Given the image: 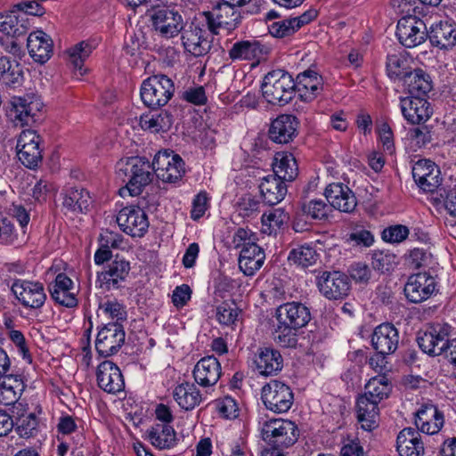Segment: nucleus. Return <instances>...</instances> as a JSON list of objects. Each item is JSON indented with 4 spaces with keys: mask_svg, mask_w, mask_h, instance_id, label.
I'll return each mask as SVG.
<instances>
[{
    "mask_svg": "<svg viewBox=\"0 0 456 456\" xmlns=\"http://www.w3.org/2000/svg\"><path fill=\"white\" fill-rule=\"evenodd\" d=\"M96 379L99 387L109 394H116L125 387L120 369L110 361H104L99 364Z\"/></svg>",
    "mask_w": 456,
    "mask_h": 456,
    "instance_id": "nucleus-24",
    "label": "nucleus"
},
{
    "mask_svg": "<svg viewBox=\"0 0 456 456\" xmlns=\"http://www.w3.org/2000/svg\"><path fill=\"white\" fill-rule=\"evenodd\" d=\"M99 309L112 319L123 321L126 318L125 307L117 300H107L100 304Z\"/></svg>",
    "mask_w": 456,
    "mask_h": 456,
    "instance_id": "nucleus-57",
    "label": "nucleus"
},
{
    "mask_svg": "<svg viewBox=\"0 0 456 456\" xmlns=\"http://www.w3.org/2000/svg\"><path fill=\"white\" fill-rule=\"evenodd\" d=\"M300 122L292 114H281L273 119L268 128V138L276 144H289L294 142L299 133Z\"/></svg>",
    "mask_w": 456,
    "mask_h": 456,
    "instance_id": "nucleus-14",
    "label": "nucleus"
},
{
    "mask_svg": "<svg viewBox=\"0 0 456 456\" xmlns=\"http://www.w3.org/2000/svg\"><path fill=\"white\" fill-rule=\"evenodd\" d=\"M295 86L291 75L283 69H275L265 76L261 88L269 103L284 106L295 96Z\"/></svg>",
    "mask_w": 456,
    "mask_h": 456,
    "instance_id": "nucleus-2",
    "label": "nucleus"
},
{
    "mask_svg": "<svg viewBox=\"0 0 456 456\" xmlns=\"http://www.w3.org/2000/svg\"><path fill=\"white\" fill-rule=\"evenodd\" d=\"M396 256L388 251H375L371 256V265L381 273L390 272L396 265Z\"/></svg>",
    "mask_w": 456,
    "mask_h": 456,
    "instance_id": "nucleus-54",
    "label": "nucleus"
},
{
    "mask_svg": "<svg viewBox=\"0 0 456 456\" xmlns=\"http://www.w3.org/2000/svg\"><path fill=\"white\" fill-rule=\"evenodd\" d=\"M444 423L443 412L434 404H422L415 413V425L422 433L436 434L440 431Z\"/></svg>",
    "mask_w": 456,
    "mask_h": 456,
    "instance_id": "nucleus-26",
    "label": "nucleus"
},
{
    "mask_svg": "<svg viewBox=\"0 0 456 456\" xmlns=\"http://www.w3.org/2000/svg\"><path fill=\"white\" fill-rule=\"evenodd\" d=\"M273 335L276 344L282 347L293 348L297 345V328L289 325L282 320H276Z\"/></svg>",
    "mask_w": 456,
    "mask_h": 456,
    "instance_id": "nucleus-48",
    "label": "nucleus"
},
{
    "mask_svg": "<svg viewBox=\"0 0 456 456\" xmlns=\"http://www.w3.org/2000/svg\"><path fill=\"white\" fill-rule=\"evenodd\" d=\"M174 93V82L163 74L148 77L141 86L142 101L144 105L151 109L165 106L171 100Z\"/></svg>",
    "mask_w": 456,
    "mask_h": 456,
    "instance_id": "nucleus-5",
    "label": "nucleus"
},
{
    "mask_svg": "<svg viewBox=\"0 0 456 456\" xmlns=\"http://www.w3.org/2000/svg\"><path fill=\"white\" fill-rule=\"evenodd\" d=\"M126 175H129V180L126 186L119 189L121 197L138 196L142 193L143 188L149 185L153 179L154 170L153 162L143 157H132L127 159L125 167L120 168Z\"/></svg>",
    "mask_w": 456,
    "mask_h": 456,
    "instance_id": "nucleus-3",
    "label": "nucleus"
},
{
    "mask_svg": "<svg viewBox=\"0 0 456 456\" xmlns=\"http://www.w3.org/2000/svg\"><path fill=\"white\" fill-rule=\"evenodd\" d=\"M379 402L359 396L356 402L357 419L364 430L371 431L378 427L379 420Z\"/></svg>",
    "mask_w": 456,
    "mask_h": 456,
    "instance_id": "nucleus-36",
    "label": "nucleus"
},
{
    "mask_svg": "<svg viewBox=\"0 0 456 456\" xmlns=\"http://www.w3.org/2000/svg\"><path fill=\"white\" fill-rule=\"evenodd\" d=\"M25 384L20 375H4L0 377V404L20 406L19 399L25 389Z\"/></svg>",
    "mask_w": 456,
    "mask_h": 456,
    "instance_id": "nucleus-30",
    "label": "nucleus"
},
{
    "mask_svg": "<svg viewBox=\"0 0 456 456\" xmlns=\"http://www.w3.org/2000/svg\"><path fill=\"white\" fill-rule=\"evenodd\" d=\"M94 46L88 41H81L68 50L69 59L74 68L82 74L84 61L90 56Z\"/></svg>",
    "mask_w": 456,
    "mask_h": 456,
    "instance_id": "nucleus-50",
    "label": "nucleus"
},
{
    "mask_svg": "<svg viewBox=\"0 0 456 456\" xmlns=\"http://www.w3.org/2000/svg\"><path fill=\"white\" fill-rule=\"evenodd\" d=\"M262 439L276 449L292 446L298 439L299 430L295 422L284 419H263L258 422Z\"/></svg>",
    "mask_w": 456,
    "mask_h": 456,
    "instance_id": "nucleus-1",
    "label": "nucleus"
},
{
    "mask_svg": "<svg viewBox=\"0 0 456 456\" xmlns=\"http://www.w3.org/2000/svg\"><path fill=\"white\" fill-rule=\"evenodd\" d=\"M15 430L22 438L36 436L38 432V419L35 413L21 414L14 423Z\"/></svg>",
    "mask_w": 456,
    "mask_h": 456,
    "instance_id": "nucleus-51",
    "label": "nucleus"
},
{
    "mask_svg": "<svg viewBox=\"0 0 456 456\" xmlns=\"http://www.w3.org/2000/svg\"><path fill=\"white\" fill-rule=\"evenodd\" d=\"M16 299L28 309H40L47 298L42 282L29 280L17 279L11 287Z\"/></svg>",
    "mask_w": 456,
    "mask_h": 456,
    "instance_id": "nucleus-11",
    "label": "nucleus"
},
{
    "mask_svg": "<svg viewBox=\"0 0 456 456\" xmlns=\"http://www.w3.org/2000/svg\"><path fill=\"white\" fill-rule=\"evenodd\" d=\"M431 45L441 50H448L456 45V26L448 20L433 23L428 29Z\"/></svg>",
    "mask_w": 456,
    "mask_h": 456,
    "instance_id": "nucleus-27",
    "label": "nucleus"
},
{
    "mask_svg": "<svg viewBox=\"0 0 456 456\" xmlns=\"http://www.w3.org/2000/svg\"><path fill=\"white\" fill-rule=\"evenodd\" d=\"M117 223L124 232L132 237L142 238L149 228L147 215L138 207L123 208L117 216Z\"/></svg>",
    "mask_w": 456,
    "mask_h": 456,
    "instance_id": "nucleus-17",
    "label": "nucleus"
},
{
    "mask_svg": "<svg viewBox=\"0 0 456 456\" xmlns=\"http://www.w3.org/2000/svg\"><path fill=\"white\" fill-rule=\"evenodd\" d=\"M387 76L394 80H404L412 69L411 67V60L406 53H397L388 54L387 58Z\"/></svg>",
    "mask_w": 456,
    "mask_h": 456,
    "instance_id": "nucleus-44",
    "label": "nucleus"
},
{
    "mask_svg": "<svg viewBox=\"0 0 456 456\" xmlns=\"http://www.w3.org/2000/svg\"><path fill=\"white\" fill-rule=\"evenodd\" d=\"M92 197L84 188L72 187L63 192L62 206L72 213H85L92 205Z\"/></svg>",
    "mask_w": 456,
    "mask_h": 456,
    "instance_id": "nucleus-39",
    "label": "nucleus"
},
{
    "mask_svg": "<svg viewBox=\"0 0 456 456\" xmlns=\"http://www.w3.org/2000/svg\"><path fill=\"white\" fill-rule=\"evenodd\" d=\"M182 99L194 105H204L208 101L205 89L201 86L186 89L183 93Z\"/></svg>",
    "mask_w": 456,
    "mask_h": 456,
    "instance_id": "nucleus-60",
    "label": "nucleus"
},
{
    "mask_svg": "<svg viewBox=\"0 0 456 456\" xmlns=\"http://www.w3.org/2000/svg\"><path fill=\"white\" fill-rule=\"evenodd\" d=\"M297 30V29L295 27V24L292 23L291 19L273 22L269 27L270 34L275 37L280 38L289 37L294 34Z\"/></svg>",
    "mask_w": 456,
    "mask_h": 456,
    "instance_id": "nucleus-59",
    "label": "nucleus"
},
{
    "mask_svg": "<svg viewBox=\"0 0 456 456\" xmlns=\"http://www.w3.org/2000/svg\"><path fill=\"white\" fill-rule=\"evenodd\" d=\"M185 163L180 155L171 150L159 151L153 159V170L165 183H176L185 174Z\"/></svg>",
    "mask_w": 456,
    "mask_h": 456,
    "instance_id": "nucleus-7",
    "label": "nucleus"
},
{
    "mask_svg": "<svg viewBox=\"0 0 456 456\" xmlns=\"http://www.w3.org/2000/svg\"><path fill=\"white\" fill-rule=\"evenodd\" d=\"M409 235V229L403 224L392 225L382 232V239L385 241L399 243L404 240Z\"/></svg>",
    "mask_w": 456,
    "mask_h": 456,
    "instance_id": "nucleus-56",
    "label": "nucleus"
},
{
    "mask_svg": "<svg viewBox=\"0 0 456 456\" xmlns=\"http://www.w3.org/2000/svg\"><path fill=\"white\" fill-rule=\"evenodd\" d=\"M265 254L257 244H251L240 249L239 267L247 276H252L264 265Z\"/></svg>",
    "mask_w": 456,
    "mask_h": 456,
    "instance_id": "nucleus-35",
    "label": "nucleus"
},
{
    "mask_svg": "<svg viewBox=\"0 0 456 456\" xmlns=\"http://www.w3.org/2000/svg\"><path fill=\"white\" fill-rule=\"evenodd\" d=\"M364 389L365 392L362 396H367V398L380 403L388 397L392 387L386 376L379 375L371 378L365 385Z\"/></svg>",
    "mask_w": 456,
    "mask_h": 456,
    "instance_id": "nucleus-47",
    "label": "nucleus"
},
{
    "mask_svg": "<svg viewBox=\"0 0 456 456\" xmlns=\"http://www.w3.org/2000/svg\"><path fill=\"white\" fill-rule=\"evenodd\" d=\"M399 331L394 324L385 322L374 329L371 346L381 355L394 354L399 345Z\"/></svg>",
    "mask_w": 456,
    "mask_h": 456,
    "instance_id": "nucleus-20",
    "label": "nucleus"
},
{
    "mask_svg": "<svg viewBox=\"0 0 456 456\" xmlns=\"http://www.w3.org/2000/svg\"><path fill=\"white\" fill-rule=\"evenodd\" d=\"M324 195L330 202V208L341 212L352 213L356 206L357 200L353 191L342 183H332L329 184Z\"/></svg>",
    "mask_w": 456,
    "mask_h": 456,
    "instance_id": "nucleus-21",
    "label": "nucleus"
},
{
    "mask_svg": "<svg viewBox=\"0 0 456 456\" xmlns=\"http://www.w3.org/2000/svg\"><path fill=\"white\" fill-rule=\"evenodd\" d=\"M397 451L400 456H423L424 445L418 430L403 428L397 436Z\"/></svg>",
    "mask_w": 456,
    "mask_h": 456,
    "instance_id": "nucleus-34",
    "label": "nucleus"
},
{
    "mask_svg": "<svg viewBox=\"0 0 456 456\" xmlns=\"http://www.w3.org/2000/svg\"><path fill=\"white\" fill-rule=\"evenodd\" d=\"M261 398L267 410L274 413H284L291 408L294 394L289 386L273 379L262 387Z\"/></svg>",
    "mask_w": 456,
    "mask_h": 456,
    "instance_id": "nucleus-6",
    "label": "nucleus"
},
{
    "mask_svg": "<svg viewBox=\"0 0 456 456\" xmlns=\"http://www.w3.org/2000/svg\"><path fill=\"white\" fill-rule=\"evenodd\" d=\"M254 362L258 373L265 377L277 375L283 368L281 354L272 346L257 348Z\"/></svg>",
    "mask_w": 456,
    "mask_h": 456,
    "instance_id": "nucleus-25",
    "label": "nucleus"
},
{
    "mask_svg": "<svg viewBox=\"0 0 456 456\" xmlns=\"http://www.w3.org/2000/svg\"><path fill=\"white\" fill-rule=\"evenodd\" d=\"M173 396L178 405L185 411L194 409L202 401L201 394L198 387L189 382L177 385L174 389Z\"/></svg>",
    "mask_w": 456,
    "mask_h": 456,
    "instance_id": "nucleus-43",
    "label": "nucleus"
},
{
    "mask_svg": "<svg viewBox=\"0 0 456 456\" xmlns=\"http://www.w3.org/2000/svg\"><path fill=\"white\" fill-rule=\"evenodd\" d=\"M191 289L187 284L177 286L173 291L172 302L177 308L184 306L191 299Z\"/></svg>",
    "mask_w": 456,
    "mask_h": 456,
    "instance_id": "nucleus-64",
    "label": "nucleus"
},
{
    "mask_svg": "<svg viewBox=\"0 0 456 456\" xmlns=\"http://www.w3.org/2000/svg\"><path fill=\"white\" fill-rule=\"evenodd\" d=\"M151 444L160 450L173 448L177 444L176 433L167 424H155L148 431Z\"/></svg>",
    "mask_w": 456,
    "mask_h": 456,
    "instance_id": "nucleus-42",
    "label": "nucleus"
},
{
    "mask_svg": "<svg viewBox=\"0 0 456 456\" xmlns=\"http://www.w3.org/2000/svg\"><path fill=\"white\" fill-rule=\"evenodd\" d=\"M173 124L172 116L167 111L143 114L140 118V126L151 133L166 132Z\"/></svg>",
    "mask_w": 456,
    "mask_h": 456,
    "instance_id": "nucleus-46",
    "label": "nucleus"
},
{
    "mask_svg": "<svg viewBox=\"0 0 456 456\" xmlns=\"http://www.w3.org/2000/svg\"><path fill=\"white\" fill-rule=\"evenodd\" d=\"M436 278L428 273H419L409 277L404 286L406 298L414 304L428 299L436 290Z\"/></svg>",
    "mask_w": 456,
    "mask_h": 456,
    "instance_id": "nucleus-16",
    "label": "nucleus"
},
{
    "mask_svg": "<svg viewBox=\"0 0 456 456\" xmlns=\"http://www.w3.org/2000/svg\"><path fill=\"white\" fill-rule=\"evenodd\" d=\"M148 15L154 29L167 39L178 36L183 27L182 15L167 6L152 8Z\"/></svg>",
    "mask_w": 456,
    "mask_h": 456,
    "instance_id": "nucleus-9",
    "label": "nucleus"
},
{
    "mask_svg": "<svg viewBox=\"0 0 456 456\" xmlns=\"http://www.w3.org/2000/svg\"><path fill=\"white\" fill-rule=\"evenodd\" d=\"M320 292L328 299H342L348 295L350 280L341 272H324L317 278Z\"/></svg>",
    "mask_w": 456,
    "mask_h": 456,
    "instance_id": "nucleus-18",
    "label": "nucleus"
},
{
    "mask_svg": "<svg viewBox=\"0 0 456 456\" xmlns=\"http://www.w3.org/2000/svg\"><path fill=\"white\" fill-rule=\"evenodd\" d=\"M43 109L40 97L34 94L13 96L10 101L8 117L15 126H30L39 120Z\"/></svg>",
    "mask_w": 456,
    "mask_h": 456,
    "instance_id": "nucleus-4",
    "label": "nucleus"
},
{
    "mask_svg": "<svg viewBox=\"0 0 456 456\" xmlns=\"http://www.w3.org/2000/svg\"><path fill=\"white\" fill-rule=\"evenodd\" d=\"M182 45L184 50L193 56L207 54L211 48V41L208 33L198 23L191 22L183 27L180 31Z\"/></svg>",
    "mask_w": 456,
    "mask_h": 456,
    "instance_id": "nucleus-15",
    "label": "nucleus"
},
{
    "mask_svg": "<svg viewBox=\"0 0 456 456\" xmlns=\"http://www.w3.org/2000/svg\"><path fill=\"white\" fill-rule=\"evenodd\" d=\"M41 136L33 129L23 130L18 138L16 150L20 161L28 168H35L41 163Z\"/></svg>",
    "mask_w": 456,
    "mask_h": 456,
    "instance_id": "nucleus-10",
    "label": "nucleus"
},
{
    "mask_svg": "<svg viewBox=\"0 0 456 456\" xmlns=\"http://www.w3.org/2000/svg\"><path fill=\"white\" fill-rule=\"evenodd\" d=\"M274 317L298 330L305 327L312 319L310 309L297 301L281 304L275 310Z\"/></svg>",
    "mask_w": 456,
    "mask_h": 456,
    "instance_id": "nucleus-22",
    "label": "nucleus"
},
{
    "mask_svg": "<svg viewBox=\"0 0 456 456\" xmlns=\"http://www.w3.org/2000/svg\"><path fill=\"white\" fill-rule=\"evenodd\" d=\"M208 206V198L206 191L198 193L192 201L191 216L193 220H198L205 214Z\"/></svg>",
    "mask_w": 456,
    "mask_h": 456,
    "instance_id": "nucleus-62",
    "label": "nucleus"
},
{
    "mask_svg": "<svg viewBox=\"0 0 456 456\" xmlns=\"http://www.w3.org/2000/svg\"><path fill=\"white\" fill-rule=\"evenodd\" d=\"M238 309L236 307H232L228 303H222L216 307V319L222 325H233L238 319Z\"/></svg>",
    "mask_w": 456,
    "mask_h": 456,
    "instance_id": "nucleus-55",
    "label": "nucleus"
},
{
    "mask_svg": "<svg viewBox=\"0 0 456 456\" xmlns=\"http://www.w3.org/2000/svg\"><path fill=\"white\" fill-rule=\"evenodd\" d=\"M126 333L123 326L118 322L104 325L98 332L95 349L100 356L108 357L115 354L124 345Z\"/></svg>",
    "mask_w": 456,
    "mask_h": 456,
    "instance_id": "nucleus-13",
    "label": "nucleus"
},
{
    "mask_svg": "<svg viewBox=\"0 0 456 456\" xmlns=\"http://www.w3.org/2000/svg\"><path fill=\"white\" fill-rule=\"evenodd\" d=\"M23 80V70L16 61H11L9 57H0V81L8 86H20Z\"/></svg>",
    "mask_w": 456,
    "mask_h": 456,
    "instance_id": "nucleus-45",
    "label": "nucleus"
},
{
    "mask_svg": "<svg viewBox=\"0 0 456 456\" xmlns=\"http://www.w3.org/2000/svg\"><path fill=\"white\" fill-rule=\"evenodd\" d=\"M256 235L249 230L239 228L233 236V243L235 248L249 247L251 244H256Z\"/></svg>",
    "mask_w": 456,
    "mask_h": 456,
    "instance_id": "nucleus-63",
    "label": "nucleus"
},
{
    "mask_svg": "<svg viewBox=\"0 0 456 456\" xmlns=\"http://www.w3.org/2000/svg\"><path fill=\"white\" fill-rule=\"evenodd\" d=\"M412 177L418 186L428 192L435 191L442 182L440 170L428 159H419L413 165Z\"/></svg>",
    "mask_w": 456,
    "mask_h": 456,
    "instance_id": "nucleus-19",
    "label": "nucleus"
},
{
    "mask_svg": "<svg viewBox=\"0 0 456 456\" xmlns=\"http://www.w3.org/2000/svg\"><path fill=\"white\" fill-rule=\"evenodd\" d=\"M29 28V21L25 14L16 11L13 23H12V31L9 32L12 37H20L27 34Z\"/></svg>",
    "mask_w": 456,
    "mask_h": 456,
    "instance_id": "nucleus-61",
    "label": "nucleus"
},
{
    "mask_svg": "<svg viewBox=\"0 0 456 456\" xmlns=\"http://www.w3.org/2000/svg\"><path fill=\"white\" fill-rule=\"evenodd\" d=\"M221 364L213 355L200 359L194 367L193 378L201 387H212L220 379Z\"/></svg>",
    "mask_w": 456,
    "mask_h": 456,
    "instance_id": "nucleus-28",
    "label": "nucleus"
},
{
    "mask_svg": "<svg viewBox=\"0 0 456 456\" xmlns=\"http://www.w3.org/2000/svg\"><path fill=\"white\" fill-rule=\"evenodd\" d=\"M268 53V48L257 40H240L235 42L228 52L232 61H259Z\"/></svg>",
    "mask_w": 456,
    "mask_h": 456,
    "instance_id": "nucleus-29",
    "label": "nucleus"
},
{
    "mask_svg": "<svg viewBox=\"0 0 456 456\" xmlns=\"http://www.w3.org/2000/svg\"><path fill=\"white\" fill-rule=\"evenodd\" d=\"M289 216L282 208H275L269 214H264L262 216L263 226L265 232L269 234L276 232L277 230L281 228L289 221Z\"/></svg>",
    "mask_w": 456,
    "mask_h": 456,
    "instance_id": "nucleus-52",
    "label": "nucleus"
},
{
    "mask_svg": "<svg viewBox=\"0 0 456 456\" xmlns=\"http://www.w3.org/2000/svg\"><path fill=\"white\" fill-rule=\"evenodd\" d=\"M71 289H50L51 297L59 305L66 307H74L77 305V299Z\"/></svg>",
    "mask_w": 456,
    "mask_h": 456,
    "instance_id": "nucleus-58",
    "label": "nucleus"
},
{
    "mask_svg": "<svg viewBox=\"0 0 456 456\" xmlns=\"http://www.w3.org/2000/svg\"><path fill=\"white\" fill-rule=\"evenodd\" d=\"M27 47L35 61L45 63L52 56L53 44L51 37L45 32L37 30L28 35Z\"/></svg>",
    "mask_w": 456,
    "mask_h": 456,
    "instance_id": "nucleus-32",
    "label": "nucleus"
},
{
    "mask_svg": "<svg viewBox=\"0 0 456 456\" xmlns=\"http://www.w3.org/2000/svg\"><path fill=\"white\" fill-rule=\"evenodd\" d=\"M295 84V93H298L300 99L311 102L322 89V77L314 70L307 69L297 75Z\"/></svg>",
    "mask_w": 456,
    "mask_h": 456,
    "instance_id": "nucleus-31",
    "label": "nucleus"
},
{
    "mask_svg": "<svg viewBox=\"0 0 456 456\" xmlns=\"http://www.w3.org/2000/svg\"><path fill=\"white\" fill-rule=\"evenodd\" d=\"M396 36L399 42L407 48H412L428 39V29L426 23L416 16L401 18L396 26Z\"/></svg>",
    "mask_w": 456,
    "mask_h": 456,
    "instance_id": "nucleus-12",
    "label": "nucleus"
},
{
    "mask_svg": "<svg viewBox=\"0 0 456 456\" xmlns=\"http://www.w3.org/2000/svg\"><path fill=\"white\" fill-rule=\"evenodd\" d=\"M400 109L403 118L411 124L424 123L433 113L427 99L412 95L400 98Z\"/></svg>",
    "mask_w": 456,
    "mask_h": 456,
    "instance_id": "nucleus-23",
    "label": "nucleus"
},
{
    "mask_svg": "<svg viewBox=\"0 0 456 456\" xmlns=\"http://www.w3.org/2000/svg\"><path fill=\"white\" fill-rule=\"evenodd\" d=\"M258 187L263 203L269 206L280 203L288 191L285 182L272 175L263 177Z\"/></svg>",
    "mask_w": 456,
    "mask_h": 456,
    "instance_id": "nucleus-33",
    "label": "nucleus"
},
{
    "mask_svg": "<svg viewBox=\"0 0 456 456\" xmlns=\"http://www.w3.org/2000/svg\"><path fill=\"white\" fill-rule=\"evenodd\" d=\"M317 258L318 254L316 250L309 245H301L293 248L288 256V260L290 263L304 268L314 265Z\"/></svg>",
    "mask_w": 456,
    "mask_h": 456,
    "instance_id": "nucleus-49",
    "label": "nucleus"
},
{
    "mask_svg": "<svg viewBox=\"0 0 456 456\" xmlns=\"http://www.w3.org/2000/svg\"><path fill=\"white\" fill-rule=\"evenodd\" d=\"M301 210L304 215L313 219L324 220L328 218L331 208L322 200H312L308 202H304L301 206Z\"/></svg>",
    "mask_w": 456,
    "mask_h": 456,
    "instance_id": "nucleus-53",
    "label": "nucleus"
},
{
    "mask_svg": "<svg viewBox=\"0 0 456 456\" xmlns=\"http://www.w3.org/2000/svg\"><path fill=\"white\" fill-rule=\"evenodd\" d=\"M448 326L433 329V330L425 332L418 338V344L420 349L433 356L441 355L444 346L446 337L449 336L447 331Z\"/></svg>",
    "mask_w": 456,
    "mask_h": 456,
    "instance_id": "nucleus-38",
    "label": "nucleus"
},
{
    "mask_svg": "<svg viewBox=\"0 0 456 456\" xmlns=\"http://www.w3.org/2000/svg\"><path fill=\"white\" fill-rule=\"evenodd\" d=\"M403 82L412 96L425 97L433 88L431 77L421 69H412Z\"/></svg>",
    "mask_w": 456,
    "mask_h": 456,
    "instance_id": "nucleus-41",
    "label": "nucleus"
},
{
    "mask_svg": "<svg viewBox=\"0 0 456 456\" xmlns=\"http://www.w3.org/2000/svg\"><path fill=\"white\" fill-rule=\"evenodd\" d=\"M203 16L208 30L214 35L219 34L220 28L235 29L242 18L236 6L224 1L218 3L211 11L204 12Z\"/></svg>",
    "mask_w": 456,
    "mask_h": 456,
    "instance_id": "nucleus-8",
    "label": "nucleus"
},
{
    "mask_svg": "<svg viewBox=\"0 0 456 456\" xmlns=\"http://www.w3.org/2000/svg\"><path fill=\"white\" fill-rule=\"evenodd\" d=\"M273 175L284 182H292L298 175L297 160L292 153L280 151L273 163Z\"/></svg>",
    "mask_w": 456,
    "mask_h": 456,
    "instance_id": "nucleus-40",
    "label": "nucleus"
},
{
    "mask_svg": "<svg viewBox=\"0 0 456 456\" xmlns=\"http://www.w3.org/2000/svg\"><path fill=\"white\" fill-rule=\"evenodd\" d=\"M129 271V262L117 257L108 265L107 269L101 273L100 278L104 282L107 289H118L127 277Z\"/></svg>",
    "mask_w": 456,
    "mask_h": 456,
    "instance_id": "nucleus-37",
    "label": "nucleus"
}]
</instances>
